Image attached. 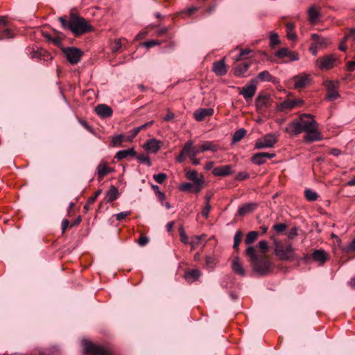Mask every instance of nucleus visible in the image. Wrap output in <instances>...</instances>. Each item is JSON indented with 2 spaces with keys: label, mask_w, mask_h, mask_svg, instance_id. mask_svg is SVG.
<instances>
[{
  "label": "nucleus",
  "mask_w": 355,
  "mask_h": 355,
  "mask_svg": "<svg viewBox=\"0 0 355 355\" xmlns=\"http://www.w3.org/2000/svg\"><path fill=\"white\" fill-rule=\"evenodd\" d=\"M270 245H248L245 256L252 270L260 276L269 275L274 268V263L266 255Z\"/></svg>",
  "instance_id": "nucleus-1"
},
{
  "label": "nucleus",
  "mask_w": 355,
  "mask_h": 355,
  "mask_svg": "<svg viewBox=\"0 0 355 355\" xmlns=\"http://www.w3.org/2000/svg\"><path fill=\"white\" fill-rule=\"evenodd\" d=\"M58 21L62 29L71 31L76 37L94 31V28L87 21L76 13H70L69 18L67 16L60 17Z\"/></svg>",
  "instance_id": "nucleus-2"
},
{
  "label": "nucleus",
  "mask_w": 355,
  "mask_h": 355,
  "mask_svg": "<svg viewBox=\"0 0 355 355\" xmlns=\"http://www.w3.org/2000/svg\"><path fill=\"white\" fill-rule=\"evenodd\" d=\"M62 52L68 62L72 65L78 64L83 55V52L76 47L64 48L63 49Z\"/></svg>",
  "instance_id": "nucleus-3"
},
{
  "label": "nucleus",
  "mask_w": 355,
  "mask_h": 355,
  "mask_svg": "<svg viewBox=\"0 0 355 355\" xmlns=\"http://www.w3.org/2000/svg\"><path fill=\"white\" fill-rule=\"evenodd\" d=\"M83 346L85 352L92 355H113L102 346L94 345L86 340H83Z\"/></svg>",
  "instance_id": "nucleus-4"
},
{
  "label": "nucleus",
  "mask_w": 355,
  "mask_h": 355,
  "mask_svg": "<svg viewBox=\"0 0 355 355\" xmlns=\"http://www.w3.org/2000/svg\"><path fill=\"white\" fill-rule=\"evenodd\" d=\"M324 86L327 89V100L334 101L340 97V94L338 93V82L333 80H327L324 83Z\"/></svg>",
  "instance_id": "nucleus-5"
},
{
  "label": "nucleus",
  "mask_w": 355,
  "mask_h": 355,
  "mask_svg": "<svg viewBox=\"0 0 355 355\" xmlns=\"http://www.w3.org/2000/svg\"><path fill=\"white\" fill-rule=\"evenodd\" d=\"M277 139L274 134H267L261 139H259L254 146L256 149H261L266 148L273 147L277 143Z\"/></svg>",
  "instance_id": "nucleus-6"
},
{
  "label": "nucleus",
  "mask_w": 355,
  "mask_h": 355,
  "mask_svg": "<svg viewBox=\"0 0 355 355\" xmlns=\"http://www.w3.org/2000/svg\"><path fill=\"white\" fill-rule=\"evenodd\" d=\"M275 253L280 260H288L294 255L291 245H275Z\"/></svg>",
  "instance_id": "nucleus-7"
},
{
  "label": "nucleus",
  "mask_w": 355,
  "mask_h": 355,
  "mask_svg": "<svg viewBox=\"0 0 355 355\" xmlns=\"http://www.w3.org/2000/svg\"><path fill=\"white\" fill-rule=\"evenodd\" d=\"M298 121L304 132L309 130L312 128L318 125L314 120L313 116L310 114H302L300 116Z\"/></svg>",
  "instance_id": "nucleus-8"
},
{
  "label": "nucleus",
  "mask_w": 355,
  "mask_h": 355,
  "mask_svg": "<svg viewBox=\"0 0 355 355\" xmlns=\"http://www.w3.org/2000/svg\"><path fill=\"white\" fill-rule=\"evenodd\" d=\"M257 83V80H251L249 85L244 86L241 89V90L239 92V94L242 95L246 101L251 99L256 93Z\"/></svg>",
  "instance_id": "nucleus-9"
},
{
  "label": "nucleus",
  "mask_w": 355,
  "mask_h": 355,
  "mask_svg": "<svg viewBox=\"0 0 355 355\" xmlns=\"http://www.w3.org/2000/svg\"><path fill=\"white\" fill-rule=\"evenodd\" d=\"M337 60V58L335 54H330L323 56L318 60V63L319 64V67L321 69H330L334 66Z\"/></svg>",
  "instance_id": "nucleus-10"
},
{
  "label": "nucleus",
  "mask_w": 355,
  "mask_h": 355,
  "mask_svg": "<svg viewBox=\"0 0 355 355\" xmlns=\"http://www.w3.org/2000/svg\"><path fill=\"white\" fill-rule=\"evenodd\" d=\"M318 129V125L312 128L309 130L306 131V135L304 136V141L310 143L313 141H321L323 137L321 132H319Z\"/></svg>",
  "instance_id": "nucleus-11"
},
{
  "label": "nucleus",
  "mask_w": 355,
  "mask_h": 355,
  "mask_svg": "<svg viewBox=\"0 0 355 355\" xmlns=\"http://www.w3.org/2000/svg\"><path fill=\"white\" fill-rule=\"evenodd\" d=\"M275 156V153H257L253 155L251 158V161L253 164L259 166L266 163L267 159L274 158Z\"/></svg>",
  "instance_id": "nucleus-12"
},
{
  "label": "nucleus",
  "mask_w": 355,
  "mask_h": 355,
  "mask_svg": "<svg viewBox=\"0 0 355 355\" xmlns=\"http://www.w3.org/2000/svg\"><path fill=\"white\" fill-rule=\"evenodd\" d=\"M306 261L313 259L318 262L320 265L323 264L327 259V254L323 250H316L312 254H306L304 257Z\"/></svg>",
  "instance_id": "nucleus-13"
},
{
  "label": "nucleus",
  "mask_w": 355,
  "mask_h": 355,
  "mask_svg": "<svg viewBox=\"0 0 355 355\" xmlns=\"http://www.w3.org/2000/svg\"><path fill=\"white\" fill-rule=\"evenodd\" d=\"M275 55L279 58H289L291 61L299 60L298 53L296 51H291L288 48H281L277 51Z\"/></svg>",
  "instance_id": "nucleus-14"
},
{
  "label": "nucleus",
  "mask_w": 355,
  "mask_h": 355,
  "mask_svg": "<svg viewBox=\"0 0 355 355\" xmlns=\"http://www.w3.org/2000/svg\"><path fill=\"white\" fill-rule=\"evenodd\" d=\"M258 207V203L250 202L245 203L240 206L237 211V214L240 216H244L254 211Z\"/></svg>",
  "instance_id": "nucleus-15"
},
{
  "label": "nucleus",
  "mask_w": 355,
  "mask_h": 355,
  "mask_svg": "<svg viewBox=\"0 0 355 355\" xmlns=\"http://www.w3.org/2000/svg\"><path fill=\"white\" fill-rule=\"evenodd\" d=\"M294 87L301 89L305 87L310 81L309 76L305 73H300L293 78Z\"/></svg>",
  "instance_id": "nucleus-16"
},
{
  "label": "nucleus",
  "mask_w": 355,
  "mask_h": 355,
  "mask_svg": "<svg viewBox=\"0 0 355 355\" xmlns=\"http://www.w3.org/2000/svg\"><path fill=\"white\" fill-rule=\"evenodd\" d=\"M285 132L291 136H296L304 132L298 119L289 123L285 128Z\"/></svg>",
  "instance_id": "nucleus-17"
},
{
  "label": "nucleus",
  "mask_w": 355,
  "mask_h": 355,
  "mask_svg": "<svg viewBox=\"0 0 355 355\" xmlns=\"http://www.w3.org/2000/svg\"><path fill=\"white\" fill-rule=\"evenodd\" d=\"M212 71L216 76H223L227 73V66L225 63V58L213 63Z\"/></svg>",
  "instance_id": "nucleus-18"
},
{
  "label": "nucleus",
  "mask_w": 355,
  "mask_h": 355,
  "mask_svg": "<svg viewBox=\"0 0 355 355\" xmlns=\"http://www.w3.org/2000/svg\"><path fill=\"white\" fill-rule=\"evenodd\" d=\"M214 112L213 108H200L194 112L193 117L197 121H202L206 117L212 116Z\"/></svg>",
  "instance_id": "nucleus-19"
},
{
  "label": "nucleus",
  "mask_w": 355,
  "mask_h": 355,
  "mask_svg": "<svg viewBox=\"0 0 355 355\" xmlns=\"http://www.w3.org/2000/svg\"><path fill=\"white\" fill-rule=\"evenodd\" d=\"M232 165H223L215 167L212 170V174L214 176L224 177L232 174Z\"/></svg>",
  "instance_id": "nucleus-20"
},
{
  "label": "nucleus",
  "mask_w": 355,
  "mask_h": 355,
  "mask_svg": "<svg viewBox=\"0 0 355 355\" xmlns=\"http://www.w3.org/2000/svg\"><path fill=\"white\" fill-rule=\"evenodd\" d=\"M184 153H187V157H196V155L200 153V146L198 148H196L193 146V141L191 140H189L187 141L184 146Z\"/></svg>",
  "instance_id": "nucleus-21"
},
{
  "label": "nucleus",
  "mask_w": 355,
  "mask_h": 355,
  "mask_svg": "<svg viewBox=\"0 0 355 355\" xmlns=\"http://www.w3.org/2000/svg\"><path fill=\"white\" fill-rule=\"evenodd\" d=\"M112 169L104 162H101L96 168L97 179L101 181L105 176L111 173Z\"/></svg>",
  "instance_id": "nucleus-22"
},
{
  "label": "nucleus",
  "mask_w": 355,
  "mask_h": 355,
  "mask_svg": "<svg viewBox=\"0 0 355 355\" xmlns=\"http://www.w3.org/2000/svg\"><path fill=\"white\" fill-rule=\"evenodd\" d=\"M270 97L268 95H259L256 98V106L258 110L263 111L270 105Z\"/></svg>",
  "instance_id": "nucleus-23"
},
{
  "label": "nucleus",
  "mask_w": 355,
  "mask_h": 355,
  "mask_svg": "<svg viewBox=\"0 0 355 355\" xmlns=\"http://www.w3.org/2000/svg\"><path fill=\"white\" fill-rule=\"evenodd\" d=\"M95 111L98 116L103 118L110 117L112 115V109L105 104L98 105Z\"/></svg>",
  "instance_id": "nucleus-24"
},
{
  "label": "nucleus",
  "mask_w": 355,
  "mask_h": 355,
  "mask_svg": "<svg viewBox=\"0 0 355 355\" xmlns=\"http://www.w3.org/2000/svg\"><path fill=\"white\" fill-rule=\"evenodd\" d=\"M162 141L157 140L156 139H152L148 140L144 146V148L153 153H157L161 148Z\"/></svg>",
  "instance_id": "nucleus-25"
},
{
  "label": "nucleus",
  "mask_w": 355,
  "mask_h": 355,
  "mask_svg": "<svg viewBox=\"0 0 355 355\" xmlns=\"http://www.w3.org/2000/svg\"><path fill=\"white\" fill-rule=\"evenodd\" d=\"M232 270L235 273H236L242 277L245 275V270L243 268V267L240 261V259L238 257H235L234 258V259L232 260Z\"/></svg>",
  "instance_id": "nucleus-26"
},
{
  "label": "nucleus",
  "mask_w": 355,
  "mask_h": 355,
  "mask_svg": "<svg viewBox=\"0 0 355 355\" xmlns=\"http://www.w3.org/2000/svg\"><path fill=\"white\" fill-rule=\"evenodd\" d=\"M186 178L192 181L193 184H198L200 182L204 181V177L201 174L200 177H198V173L196 170H189L186 173Z\"/></svg>",
  "instance_id": "nucleus-27"
},
{
  "label": "nucleus",
  "mask_w": 355,
  "mask_h": 355,
  "mask_svg": "<svg viewBox=\"0 0 355 355\" xmlns=\"http://www.w3.org/2000/svg\"><path fill=\"white\" fill-rule=\"evenodd\" d=\"M119 195V193L117 188L112 185L106 193L105 200L107 202H112L118 198Z\"/></svg>",
  "instance_id": "nucleus-28"
},
{
  "label": "nucleus",
  "mask_w": 355,
  "mask_h": 355,
  "mask_svg": "<svg viewBox=\"0 0 355 355\" xmlns=\"http://www.w3.org/2000/svg\"><path fill=\"white\" fill-rule=\"evenodd\" d=\"M311 39L314 40V43L316 44V46H318L319 48L325 47L330 43L328 38L320 37L316 33L311 35Z\"/></svg>",
  "instance_id": "nucleus-29"
},
{
  "label": "nucleus",
  "mask_w": 355,
  "mask_h": 355,
  "mask_svg": "<svg viewBox=\"0 0 355 355\" xmlns=\"http://www.w3.org/2000/svg\"><path fill=\"white\" fill-rule=\"evenodd\" d=\"M128 156H136V151L134 148L119 150L116 153L114 157L118 160H121L128 157Z\"/></svg>",
  "instance_id": "nucleus-30"
},
{
  "label": "nucleus",
  "mask_w": 355,
  "mask_h": 355,
  "mask_svg": "<svg viewBox=\"0 0 355 355\" xmlns=\"http://www.w3.org/2000/svg\"><path fill=\"white\" fill-rule=\"evenodd\" d=\"M250 66V64L248 62H243L236 65L234 68V74L236 76H242L248 70Z\"/></svg>",
  "instance_id": "nucleus-31"
},
{
  "label": "nucleus",
  "mask_w": 355,
  "mask_h": 355,
  "mask_svg": "<svg viewBox=\"0 0 355 355\" xmlns=\"http://www.w3.org/2000/svg\"><path fill=\"white\" fill-rule=\"evenodd\" d=\"M218 149V146L214 141H205L202 145L200 146V150L201 152L205 151H212L216 152Z\"/></svg>",
  "instance_id": "nucleus-32"
},
{
  "label": "nucleus",
  "mask_w": 355,
  "mask_h": 355,
  "mask_svg": "<svg viewBox=\"0 0 355 355\" xmlns=\"http://www.w3.org/2000/svg\"><path fill=\"white\" fill-rule=\"evenodd\" d=\"M200 276V272L199 270L195 269L187 272L184 275V278L188 282H193L197 280Z\"/></svg>",
  "instance_id": "nucleus-33"
},
{
  "label": "nucleus",
  "mask_w": 355,
  "mask_h": 355,
  "mask_svg": "<svg viewBox=\"0 0 355 355\" xmlns=\"http://www.w3.org/2000/svg\"><path fill=\"white\" fill-rule=\"evenodd\" d=\"M286 36L290 40H295L297 38L296 34L293 32L295 25L293 22H288L286 24Z\"/></svg>",
  "instance_id": "nucleus-34"
},
{
  "label": "nucleus",
  "mask_w": 355,
  "mask_h": 355,
  "mask_svg": "<svg viewBox=\"0 0 355 355\" xmlns=\"http://www.w3.org/2000/svg\"><path fill=\"white\" fill-rule=\"evenodd\" d=\"M246 132H247L244 128H241L239 130L236 131L232 136V144H236L241 141L245 137Z\"/></svg>",
  "instance_id": "nucleus-35"
},
{
  "label": "nucleus",
  "mask_w": 355,
  "mask_h": 355,
  "mask_svg": "<svg viewBox=\"0 0 355 355\" xmlns=\"http://www.w3.org/2000/svg\"><path fill=\"white\" fill-rule=\"evenodd\" d=\"M101 193V189H98V190H97V191L94 193V196H91V197H89V198L87 199V202H86V203H85V205H84V207H83V209H84V210H85V211H87L89 210V206H90L91 205H92V204L96 201V198H98V196Z\"/></svg>",
  "instance_id": "nucleus-36"
},
{
  "label": "nucleus",
  "mask_w": 355,
  "mask_h": 355,
  "mask_svg": "<svg viewBox=\"0 0 355 355\" xmlns=\"http://www.w3.org/2000/svg\"><path fill=\"white\" fill-rule=\"evenodd\" d=\"M302 232V230H300L297 227H292L290 230H288L286 234L289 240H294L297 236L300 235V233Z\"/></svg>",
  "instance_id": "nucleus-37"
},
{
  "label": "nucleus",
  "mask_w": 355,
  "mask_h": 355,
  "mask_svg": "<svg viewBox=\"0 0 355 355\" xmlns=\"http://www.w3.org/2000/svg\"><path fill=\"white\" fill-rule=\"evenodd\" d=\"M304 196L308 201L314 202L318 198V195L316 192L312 191L310 189H306L304 191Z\"/></svg>",
  "instance_id": "nucleus-38"
},
{
  "label": "nucleus",
  "mask_w": 355,
  "mask_h": 355,
  "mask_svg": "<svg viewBox=\"0 0 355 355\" xmlns=\"http://www.w3.org/2000/svg\"><path fill=\"white\" fill-rule=\"evenodd\" d=\"M293 103V99H286L280 103L279 109L281 111L291 110L294 108Z\"/></svg>",
  "instance_id": "nucleus-39"
},
{
  "label": "nucleus",
  "mask_w": 355,
  "mask_h": 355,
  "mask_svg": "<svg viewBox=\"0 0 355 355\" xmlns=\"http://www.w3.org/2000/svg\"><path fill=\"white\" fill-rule=\"evenodd\" d=\"M309 21L311 24H315L318 19L319 13L314 7H311L308 10Z\"/></svg>",
  "instance_id": "nucleus-40"
},
{
  "label": "nucleus",
  "mask_w": 355,
  "mask_h": 355,
  "mask_svg": "<svg viewBox=\"0 0 355 355\" xmlns=\"http://www.w3.org/2000/svg\"><path fill=\"white\" fill-rule=\"evenodd\" d=\"M211 239L210 237L209 239H207V235L202 234L200 236H193L191 237V244H198L200 243H207Z\"/></svg>",
  "instance_id": "nucleus-41"
},
{
  "label": "nucleus",
  "mask_w": 355,
  "mask_h": 355,
  "mask_svg": "<svg viewBox=\"0 0 355 355\" xmlns=\"http://www.w3.org/2000/svg\"><path fill=\"white\" fill-rule=\"evenodd\" d=\"M259 236V232L257 231L250 232L245 239V244H252L254 243Z\"/></svg>",
  "instance_id": "nucleus-42"
},
{
  "label": "nucleus",
  "mask_w": 355,
  "mask_h": 355,
  "mask_svg": "<svg viewBox=\"0 0 355 355\" xmlns=\"http://www.w3.org/2000/svg\"><path fill=\"white\" fill-rule=\"evenodd\" d=\"M126 137L125 135L120 134L116 136H114L112 138V144L113 146H121L122 142L127 141Z\"/></svg>",
  "instance_id": "nucleus-43"
},
{
  "label": "nucleus",
  "mask_w": 355,
  "mask_h": 355,
  "mask_svg": "<svg viewBox=\"0 0 355 355\" xmlns=\"http://www.w3.org/2000/svg\"><path fill=\"white\" fill-rule=\"evenodd\" d=\"M272 78V76L270 75L268 71H263L260 72L257 78V80H259V81H271Z\"/></svg>",
  "instance_id": "nucleus-44"
},
{
  "label": "nucleus",
  "mask_w": 355,
  "mask_h": 355,
  "mask_svg": "<svg viewBox=\"0 0 355 355\" xmlns=\"http://www.w3.org/2000/svg\"><path fill=\"white\" fill-rule=\"evenodd\" d=\"M287 229V225L285 223H275L272 226V230L277 234L284 233Z\"/></svg>",
  "instance_id": "nucleus-45"
},
{
  "label": "nucleus",
  "mask_w": 355,
  "mask_h": 355,
  "mask_svg": "<svg viewBox=\"0 0 355 355\" xmlns=\"http://www.w3.org/2000/svg\"><path fill=\"white\" fill-rule=\"evenodd\" d=\"M13 37L14 34L10 29L6 28L0 31V40L12 38Z\"/></svg>",
  "instance_id": "nucleus-46"
},
{
  "label": "nucleus",
  "mask_w": 355,
  "mask_h": 355,
  "mask_svg": "<svg viewBox=\"0 0 355 355\" xmlns=\"http://www.w3.org/2000/svg\"><path fill=\"white\" fill-rule=\"evenodd\" d=\"M137 159L143 164H146L148 166L152 165L151 161L149 157L145 154H139L138 155H136Z\"/></svg>",
  "instance_id": "nucleus-47"
},
{
  "label": "nucleus",
  "mask_w": 355,
  "mask_h": 355,
  "mask_svg": "<svg viewBox=\"0 0 355 355\" xmlns=\"http://www.w3.org/2000/svg\"><path fill=\"white\" fill-rule=\"evenodd\" d=\"M280 43V41L279 40L278 34L274 32H272L270 33V45L272 48L275 46L276 45L279 44Z\"/></svg>",
  "instance_id": "nucleus-48"
},
{
  "label": "nucleus",
  "mask_w": 355,
  "mask_h": 355,
  "mask_svg": "<svg viewBox=\"0 0 355 355\" xmlns=\"http://www.w3.org/2000/svg\"><path fill=\"white\" fill-rule=\"evenodd\" d=\"M179 234L181 242L184 244H187L188 237L184 232V227L182 225L179 227Z\"/></svg>",
  "instance_id": "nucleus-49"
},
{
  "label": "nucleus",
  "mask_w": 355,
  "mask_h": 355,
  "mask_svg": "<svg viewBox=\"0 0 355 355\" xmlns=\"http://www.w3.org/2000/svg\"><path fill=\"white\" fill-rule=\"evenodd\" d=\"M167 178L166 174L159 173L153 175V179L159 184H162Z\"/></svg>",
  "instance_id": "nucleus-50"
},
{
  "label": "nucleus",
  "mask_w": 355,
  "mask_h": 355,
  "mask_svg": "<svg viewBox=\"0 0 355 355\" xmlns=\"http://www.w3.org/2000/svg\"><path fill=\"white\" fill-rule=\"evenodd\" d=\"M251 52L252 51L248 49H241L240 53L238 57L235 58V60L237 62L241 60L245 55H249Z\"/></svg>",
  "instance_id": "nucleus-51"
},
{
  "label": "nucleus",
  "mask_w": 355,
  "mask_h": 355,
  "mask_svg": "<svg viewBox=\"0 0 355 355\" xmlns=\"http://www.w3.org/2000/svg\"><path fill=\"white\" fill-rule=\"evenodd\" d=\"M249 177H250V175L248 173H247L245 171H241V172L238 173V174L235 177V180L237 181H243L244 180L249 178Z\"/></svg>",
  "instance_id": "nucleus-52"
},
{
  "label": "nucleus",
  "mask_w": 355,
  "mask_h": 355,
  "mask_svg": "<svg viewBox=\"0 0 355 355\" xmlns=\"http://www.w3.org/2000/svg\"><path fill=\"white\" fill-rule=\"evenodd\" d=\"M345 41L347 40H355V28H352L348 33H347L343 37Z\"/></svg>",
  "instance_id": "nucleus-53"
},
{
  "label": "nucleus",
  "mask_w": 355,
  "mask_h": 355,
  "mask_svg": "<svg viewBox=\"0 0 355 355\" xmlns=\"http://www.w3.org/2000/svg\"><path fill=\"white\" fill-rule=\"evenodd\" d=\"M243 237V232L241 230L236 232L234 237V244H240Z\"/></svg>",
  "instance_id": "nucleus-54"
},
{
  "label": "nucleus",
  "mask_w": 355,
  "mask_h": 355,
  "mask_svg": "<svg viewBox=\"0 0 355 355\" xmlns=\"http://www.w3.org/2000/svg\"><path fill=\"white\" fill-rule=\"evenodd\" d=\"M210 210H211L210 204L205 203V206L204 207V208L202 209V211H201L202 216H204L205 218H207Z\"/></svg>",
  "instance_id": "nucleus-55"
},
{
  "label": "nucleus",
  "mask_w": 355,
  "mask_h": 355,
  "mask_svg": "<svg viewBox=\"0 0 355 355\" xmlns=\"http://www.w3.org/2000/svg\"><path fill=\"white\" fill-rule=\"evenodd\" d=\"M204 183H205V180L202 182H200V183H198V184H193L194 185H193V188H192L193 192H194L196 193H199L201 191V189H202Z\"/></svg>",
  "instance_id": "nucleus-56"
},
{
  "label": "nucleus",
  "mask_w": 355,
  "mask_h": 355,
  "mask_svg": "<svg viewBox=\"0 0 355 355\" xmlns=\"http://www.w3.org/2000/svg\"><path fill=\"white\" fill-rule=\"evenodd\" d=\"M130 214H131L130 211H122L119 214H116L115 215V217L117 220H121L123 218H125V217H127L128 216H130Z\"/></svg>",
  "instance_id": "nucleus-57"
},
{
  "label": "nucleus",
  "mask_w": 355,
  "mask_h": 355,
  "mask_svg": "<svg viewBox=\"0 0 355 355\" xmlns=\"http://www.w3.org/2000/svg\"><path fill=\"white\" fill-rule=\"evenodd\" d=\"M193 188V184L190 182H186L180 186V189L182 191H188Z\"/></svg>",
  "instance_id": "nucleus-58"
},
{
  "label": "nucleus",
  "mask_w": 355,
  "mask_h": 355,
  "mask_svg": "<svg viewBox=\"0 0 355 355\" xmlns=\"http://www.w3.org/2000/svg\"><path fill=\"white\" fill-rule=\"evenodd\" d=\"M139 132L137 128H135L131 130V135L126 137L127 141H131Z\"/></svg>",
  "instance_id": "nucleus-59"
},
{
  "label": "nucleus",
  "mask_w": 355,
  "mask_h": 355,
  "mask_svg": "<svg viewBox=\"0 0 355 355\" xmlns=\"http://www.w3.org/2000/svg\"><path fill=\"white\" fill-rule=\"evenodd\" d=\"M186 156H187V153H184V148L182 147L179 155L176 157V161L179 163H182L184 161Z\"/></svg>",
  "instance_id": "nucleus-60"
},
{
  "label": "nucleus",
  "mask_w": 355,
  "mask_h": 355,
  "mask_svg": "<svg viewBox=\"0 0 355 355\" xmlns=\"http://www.w3.org/2000/svg\"><path fill=\"white\" fill-rule=\"evenodd\" d=\"M159 44H160V42L157 40H149V41L144 42V44L147 48H151L156 45H159Z\"/></svg>",
  "instance_id": "nucleus-61"
},
{
  "label": "nucleus",
  "mask_w": 355,
  "mask_h": 355,
  "mask_svg": "<svg viewBox=\"0 0 355 355\" xmlns=\"http://www.w3.org/2000/svg\"><path fill=\"white\" fill-rule=\"evenodd\" d=\"M347 70L350 72L355 70V60L349 61L347 63Z\"/></svg>",
  "instance_id": "nucleus-62"
},
{
  "label": "nucleus",
  "mask_w": 355,
  "mask_h": 355,
  "mask_svg": "<svg viewBox=\"0 0 355 355\" xmlns=\"http://www.w3.org/2000/svg\"><path fill=\"white\" fill-rule=\"evenodd\" d=\"M170 28L168 27H162L157 30V33L159 36H163L168 31Z\"/></svg>",
  "instance_id": "nucleus-63"
},
{
  "label": "nucleus",
  "mask_w": 355,
  "mask_h": 355,
  "mask_svg": "<svg viewBox=\"0 0 355 355\" xmlns=\"http://www.w3.org/2000/svg\"><path fill=\"white\" fill-rule=\"evenodd\" d=\"M153 123H154V121H148V122H147L139 127H137V128L139 130V131L140 132L141 130H144L146 128L151 126Z\"/></svg>",
  "instance_id": "nucleus-64"
}]
</instances>
